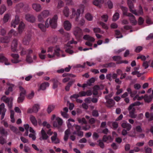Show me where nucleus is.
<instances>
[{
	"label": "nucleus",
	"instance_id": "obj_56",
	"mask_svg": "<svg viewBox=\"0 0 153 153\" xmlns=\"http://www.w3.org/2000/svg\"><path fill=\"white\" fill-rule=\"evenodd\" d=\"M113 58L114 60L117 61L118 63L121 61L120 60L121 59V58L119 56H113Z\"/></svg>",
	"mask_w": 153,
	"mask_h": 153
},
{
	"label": "nucleus",
	"instance_id": "obj_6",
	"mask_svg": "<svg viewBox=\"0 0 153 153\" xmlns=\"http://www.w3.org/2000/svg\"><path fill=\"white\" fill-rule=\"evenodd\" d=\"M1 99L3 102L7 104L9 109L12 108L13 106V97H7L6 96H4L1 98Z\"/></svg>",
	"mask_w": 153,
	"mask_h": 153
},
{
	"label": "nucleus",
	"instance_id": "obj_20",
	"mask_svg": "<svg viewBox=\"0 0 153 153\" xmlns=\"http://www.w3.org/2000/svg\"><path fill=\"white\" fill-rule=\"evenodd\" d=\"M49 85L50 84L48 82H43L41 84L39 90H45L46 89L47 87L49 86Z\"/></svg>",
	"mask_w": 153,
	"mask_h": 153
},
{
	"label": "nucleus",
	"instance_id": "obj_12",
	"mask_svg": "<svg viewBox=\"0 0 153 153\" xmlns=\"http://www.w3.org/2000/svg\"><path fill=\"white\" fill-rule=\"evenodd\" d=\"M25 18L28 22L33 23L36 20L35 17L32 15L27 14L25 15Z\"/></svg>",
	"mask_w": 153,
	"mask_h": 153
},
{
	"label": "nucleus",
	"instance_id": "obj_40",
	"mask_svg": "<svg viewBox=\"0 0 153 153\" xmlns=\"http://www.w3.org/2000/svg\"><path fill=\"white\" fill-rule=\"evenodd\" d=\"M14 111L11 110L10 111V117L11 118V121L13 123H14L15 122V120L14 116Z\"/></svg>",
	"mask_w": 153,
	"mask_h": 153
},
{
	"label": "nucleus",
	"instance_id": "obj_22",
	"mask_svg": "<svg viewBox=\"0 0 153 153\" xmlns=\"http://www.w3.org/2000/svg\"><path fill=\"white\" fill-rule=\"evenodd\" d=\"M25 24L22 22H21L18 28V32L20 33H22L25 28Z\"/></svg>",
	"mask_w": 153,
	"mask_h": 153
},
{
	"label": "nucleus",
	"instance_id": "obj_47",
	"mask_svg": "<svg viewBox=\"0 0 153 153\" xmlns=\"http://www.w3.org/2000/svg\"><path fill=\"white\" fill-rule=\"evenodd\" d=\"M78 121L79 123L81 124H85L86 123V121L84 118H82L81 119H78Z\"/></svg>",
	"mask_w": 153,
	"mask_h": 153
},
{
	"label": "nucleus",
	"instance_id": "obj_53",
	"mask_svg": "<svg viewBox=\"0 0 153 153\" xmlns=\"http://www.w3.org/2000/svg\"><path fill=\"white\" fill-rule=\"evenodd\" d=\"M100 0H95L93 2V4L97 6H99L100 3Z\"/></svg>",
	"mask_w": 153,
	"mask_h": 153
},
{
	"label": "nucleus",
	"instance_id": "obj_60",
	"mask_svg": "<svg viewBox=\"0 0 153 153\" xmlns=\"http://www.w3.org/2000/svg\"><path fill=\"white\" fill-rule=\"evenodd\" d=\"M131 74L133 75H137L138 77H139L141 76V74L139 71H136L132 72Z\"/></svg>",
	"mask_w": 153,
	"mask_h": 153
},
{
	"label": "nucleus",
	"instance_id": "obj_5",
	"mask_svg": "<svg viewBox=\"0 0 153 153\" xmlns=\"http://www.w3.org/2000/svg\"><path fill=\"white\" fill-rule=\"evenodd\" d=\"M140 104L139 102H135L131 104L129 107L128 110L129 111V116L132 118H135L136 115L134 114L135 109L133 107L136 105H139Z\"/></svg>",
	"mask_w": 153,
	"mask_h": 153
},
{
	"label": "nucleus",
	"instance_id": "obj_62",
	"mask_svg": "<svg viewBox=\"0 0 153 153\" xmlns=\"http://www.w3.org/2000/svg\"><path fill=\"white\" fill-rule=\"evenodd\" d=\"M108 18V16L107 15H104L102 16V20L105 22H107Z\"/></svg>",
	"mask_w": 153,
	"mask_h": 153
},
{
	"label": "nucleus",
	"instance_id": "obj_9",
	"mask_svg": "<svg viewBox=\"0 0 153 153\" xmlns=\"http://www.w3.org/2000/svg\"><path fill=\"white\" fill-rule=\"evenodd\" d=\"M105 98L106 100V105L108 107L111 108L115 105V102L113 100L109 99L108 96H105Z\"/></svg>",
	"mask_w": 153,
	"mask_h": 153
},
{
	"label": "nucleus",
	"instance_id": "obj_11",
	"mask_svg": "<svg viewBox=\"0 0 153 153\" xmlns=\"http://www.w3.org/2000/svg\"><path fill=\"white\" fill-rule=\"evenodd\" d=\"M19 16H16L15 19H13L11 23V27L15 28L16 25H18L19 22Z\"/></svg>",
	"mask_w": 153,
	"mask_h": 153
},
{
	"label": "nucleus",
	"instance_id": "obj_17",
	"mask_svg": "<svg viewBox=\"0 0 153 153\" xmlns=\"http://www.w3.org/2000/svg\"><path fill=\"white\" fill-rule=\"evenodd\" d=\"M18 45V40L14 39L13 40L11 45V50L13 51H16L17 50Z\"/></svg>",
	"mask_w": 153,
	"mask_h": 153
},
{
	"label": "nucleus",
	"instance_id": "obj_30",
	"mask_svg": "<svg viewBox=\"0 0 153 153\" xmlns=\"http://www.w3.org/2000/svg\"><path fill=\"white\" fill-rule=\"evenodd\" d=\"M19 89L20 91V95L25 96L26 94V91L22 87L19 86Z\"/></svg>",
	"mask_w": 153,
	"mask_h": 153
},
{
	"label": "nucleus",
	"instance_id": "obj_18",
	"mask_svg": "<svg viewBox=\"0 0 153 153\" xmlns=\"http://www.w3.org/2000/svg\"><path fill=\"white\" fill-rule=\"evenodd\" d=\"M121 126L123 128H126L127 131H129L131 128V126L125 121H123Z\"/></svg>",
	"mask_w": 153,
	"mask_h": 153
},
{
	"label": "nucleus",
	"instance_id": "obj_31",
	"mask_svg": "<svg viewBox=\"0 0 153 153\" xmlns=\"http://www.w3.org/2000/svg\"><path fill=\"white\" fill-rule=\"evenodd\" d=\"M0 134L5 136H7L8 134V132L6 131L3 127H0Z\"/></svg>",
	"mask_w": 153,
	"mask_h": 153
},
{
	"label": "nucleus",
	"instance_id": "obj_27",
	"mask_svg": "<svg viewBox=\"0 0 153 153\" xmlns=\"http://www.w3.org/2000/svg\"><path fill=\"white\" fill-rule=\"evenodd\" d=\"M128 16L130 17V20L133 24L136 25L137 23V21L135 19L134 16L132 14L129 13Z\"/></svg>",
	"mask_w": 153,
	"mask_h": 153
},
{
	"label": "nucleus",
	"instance_id": "obj_35",
	"mask_svg": "<svg viewBox=\"0 0 153 153\" xmlns=\"http://www.w3.org/2000/svg\"><path fill=\"white\" fill-rule=\"evenodd\" d=\"M9 36H16L17 35V33L16 31L13 29L10 30L8 33Z\"/></svg>",
	"mask_w": 153,
	"mask_h": 153
},
{
	"label": "nucleus",
	"instance_id": "obj_32",
	"mask_svg": "<svg viewBox=\"0 0 153 153\" xmlns=\"http://www.w3.org/2000/svg\"><path fill=\"white\" fill-rule=\"evenodd\" d=\"M64 15L66 17H68L69 15V9L67 7H65L63 11Z\"/></svg>",
	"mask_w": 153,
	"mask_h": 153
},
{
	"label": "nucleus",
	"instance_id": "obj_48",
	"mask_svg": "<svg viewBox=\"0 0 153 153\" xmlns=\"http://www.w3.org/2000/svg\"><path fill=\"white\" fill-rule=\"evenodd\" d=\"M149 57V56L148 55L146 57L144 56H143V55H141L138 56L137 57V59H141L142 60L144 61V60H145L146 59V58H148Z\"/></svg>",
	"mask_w": 153,
	"mask_h": 153
},
{
	"label": "nucleus",
	"instance_id": "obj_64",
	"mask_svg": "<svg viewBox=\"0 0 153 153\" xmlns=\"http://www.w3.org/2000/svg\"><path fill=\"white\" fill-rule=\"evenodd\" d=\"M145 149V153H152V149L150 148L146 147Z\"/></svg>",
	"mask_w": 153,
	"mask_h": 153
},
{
	"label": "nucleus",
	"instance_id": "obj_19",
	"mask_svg": "<svg viewBox=\"0 0 153 153\" xmlns=\"http://www.w3.org/2000/svg\"><path fill=\"white\" fill-rule=\"evenodd\" d=\"M41 134L42 137L40 138V140H46L49 137L47 135L43 128H42L41 130Z\"/></svg>",
	"mask_w": 153,
	"mask_h": 153
},
{
	"label": "nucleus",
	"instance_id": "obj_38",
	"mask_svg": "<svg viewBox=\"0 0 153 153\" xmlns=\"http://www.w3.org/2000/svg\"><path fill=\"white\" fill-rule=\"evenodd\" d=\"M20 54L22 55H23L27 53V50L23 48L20 47Z\"/></svg>",
	"mask_w": 153,
	"mask_h": 153
},
{
	"label": "nucleus",
	"instance_id": "obj_57",
	"mask_svg": "<svg viewBox=\"0 0 153 153\" xmlns=\"http://www.w3.org/2000/svg\"><path fill=\"white\" fill-rule=\"evenodd\" d=\"M72 11V14L71 16V18H74L76 15V9L73 8H72L71 9Z\"/></svg>",
	"mask_w": 153,
	"mask_h": 153
},
{
	"label": "nucleus",
	"instance_id": "obj_10",
	"mask_svg": "<svg viewBox=\"0 0 153 153\" xmlns=\"http://www.w3.org/2000/svg\"><path fill=\"white\" fill-rule=\"evenodd\" d=\"M31 35L30 34H26L23 40V44L25 45H28L31 40Z\"/></svg>",
	"mask_w": 153,
	"mask_h": 153
},
{
	"label": "nucleus",
	"instance_id": "obj_36",
	"mask_svg": "<svg viewBox=\"0 0 153 153\" xmlns=\"http://www.w3.org/2000/svg\"><path fill=\"white\" fill-rule=\"evenodd\" d=\"M55 106L54 105H50L48 106L47 109V111L48 114L50 113L54 109Z\"/></svg>",
	"mask_w": 153,
	"mask_h": 153
},
{
	"label": "nucleus",
	"instance_id": "obj_25",
	"mask_svg": "<svg viewBox=\"0 0 153 153\" xmlns=\"http://www.w3.org/2000/svg\"><path fill=\"white\" fill-rule=\"evenodd\" d=\"M113 138H112L110 136H107L105 135L103 138V141L107 143L111 142L113 140Z\"/></svg>",
	"mask_w": 153,
	"mask_h": 153
},
{
	"label": "nucleus",
	"instance_id": "obj_51",
	"mask_svg": "<svg viewBox=\"0 0 153 153\" xmlns=\"http://www.w3.org/2000/svg\"><path fill=\"white\" fill-rule=\"evenodd\" d=\"M76 134V132L75 131H74L73 133L71 134L70 136V139L71 140L74 141L75 139Z\"/></svg>",
	"mask_w": 153,
	"mask_h": 153
},
{
	"label": "nucleus",
	"instance_id": "obj_7",
	"mask_svg": "<svg viewBox=\"0 0 153 153\" xmlns=\"http://www.w3.org/2000/svg\"><path fill=\"white\" fill-rule=\"evenodd\" d=\"M63 120L62 119L58 117L56 118V120L53 122V126L54 127L58 128L62 125Z\"/></svg>",
	"mask_w": 153,
	"mask_h": 153
},
{
	"label": "nucleus",
	"instance_id": "obj_44",
	"mask_svg": "<svg viewBox=\"0 0 153 153\" xmlns=\"http://www.w3.org/2000/svg\"><path fill=\"white\" fill-rule=\"evenodd\" d=\"M85 18L88 21H91L93 19V17L89 13L86 14L85 16Z\"/></svg>",
	"mask_w": 153,
	"mask_h": 153
},
{
	"label": "nucleus",
	"instance_id": "obj_43",
	"mask_svg": "<svg viewBox=\"0 0 153 153\" xmlns=\"http://www.w3.org/2000/svg\"><path fill=\"white\" fill-rule=\"evenodd\" d=\"M122 10L123 11V15L128 16L129 13H127L128 10L127 8L126 7H122Z\"/></svg>",
	"mask_w": 153,
	"mask_h": 153
},
{
	"label": "nucleus",
	"instance_id": "obj_54",
	"mask_svg": "<svg viewBox=\"0 0 153 153\" xmlns=\"http://www.w3.org/2000/svg\"><path fill=\"white\" fill-rule=\"evenodd\" d=\"M95 81V79L94 78H92L89 80L88 81L87 83L88 84V85L90 86L91 84L94 82Z\"/></svg>",
	"mask_w": 153,
	"mask_h": 153
},
{
	"label": "nucleus",
	"instance_id": "obj_23",
	"mask_svg": "<svg viewBox=\"0 0 153 153\" xmlns=\"http://www.w3.org/2000/svg\"><path fill=\"white\" fill-rule=\"evenodd\" d=\"M11 56L14 58V59H12L11 60L12 62L14 63H17L19 62L17 59L19 57L18 54H12Z\"/></svg>",
	"mask_w": 153,
	"mask_h": 153
},
{
	"label": "nucleus",
	"instance_id": "obj_24",
	"mask_svg": "<svg viewBox=\"0 0 153 153\" xmlns=\"http://www.w3.org/2000/svg\"><path fill=\"white\" fill-rule=\"evenodd\" d=\"M83 38L84 39L88 40L90 42H93L95 40V39L94 38L88 35H84Z\"/></svg>",
	"mask_w": 153,
	"mask_h": 153
},
{
	"label": "nucleus",
	"instance_id": "obj_45",
	"mask_svg": "<svg viewBox=\"0 0 153 153\" xmlns=\"http://www.w3.org/2000/svg\"><path fill=\"white\" fill-rule=\"evenodd\" d=\"M119 15L118 13H115L113 16V20L116 21L119 18Z\"/></svg>",
	"mask_w": 153,
	"mask_h": 153
},
{
	"label": "nucleus",
	"instance_id": "obj_1",
	"mask_svg": "<svg viewBox=\"0 0 153 153\" xmlns=\"http://www.w3.org/2000/svg\"><path fill=\"white\" fill-rule=\"evenodd\" d=\"M54 48L53 47L51 46L48 48V49L47 52L49 53V54L48 55V57L49 58H52L55 57V55L58 56H59V53L60 52H62V53H63L62 51H61L59 48L58 46H56L54 49V51H53ZM62 56L64 57L65 56V54L62 53Z\"/></svg>",
	"mask_w": 153,
	"mask_h": 153
},
{
	"label": "nucleus",
	"instance_id": "obj_41",
	"mask_svg": "<svg viewBox=\"0 0 153 153\" xmlns=\"http://www.w3.org/2000/svg\"><path fill=\"white\" fill-rule=\"evenodd\" d=\"M38 27L43 31H45L46 30V26H45L43 24H39L38 25Z\"/></svg>",
	"mask_w": 153,
	"mask_h": 153
},
{
	"label": "nucleus",
	"instance_id": "obj_3",
	"mask_svg": "<svg viewBox=\"0 0 153 153\" xmlns=\"http://www.w3.org/2000/svg\"><path fill=\"white\" fill-rule=\"evenodd\" d=\"M51 11L48 10H44L37 16L38 21L40 22L44 21V19L51 15Z\"/></svg>",
	"mask_w": 153,
	"mask_h": 153
},
{
	"label": "nucleus",
	"instance_id": "obj_46",
	"mask_svg": "<svg viewBox=\"0 0 153 153\" xmlns=\"http://www.w3.org/2000/svg\"><path fill=\"white\" fill-rule=\"evenodd\" d=\"M9 127L10 129L14 133H16L18 130L17 128L12 125H10Z\"/></svg>",
	"mask_w": 153,
	"mask_h": 153
},
{
	"label": "nucleus",
	"instance_id": "obj_63",
	"mask_svg": "<svg viewBox=\"0 0 153 153\" xmlns=\"http://www.w3.org/2000/svg\"><path fill=\"white\" fill-rule=\"evenodd\" d=\"M20 139L22 142L24 143H28V140L23 137H21Z\"/></svg>",
	"mask_w": 153,
	"mask_h": 153
},
{
	"label": "nucleus",
	"instance_id": "obj_21",
	"mask_svg": "<svg viewBox=\"0 0 153 153\" xmlns=\"http://www.w3.org/2000/svg\"><path fill=\"white\" fill-rule=\"evenodd\" d=\"M64 25L65 29L67 30H70L71 27V24L68 21L64 22Z\"/></svg>",
	"mask_w": 153,
	"mask_h": 153
},
{
	"label": "nucleus",
	"instance_id": "obj_26",
	"mask_svg": "<svg viewBox=\"0 0 153 153\" xmlns=\"http://www.w3.org/2000/svg\"><path fill=\"white\" fill-rule=\"evenodd\" d=\"M30 119L32 124L34 126L37 125V122L35 117L32 115H30Z\"/></svg>",
	"mask_w": 153,
	"mask_h": 153
},
{
	"label": "nucleus",
	"instance_id": "obj_16",
	"mask_svg": "<svg viewBox=\"0 0 153 153\" xmlns=\"http://www.w3.org/2000/svg\"><path fill=\"white\" fill-rule=\"evenodd\" d=\"M32 7L33 8L36 12H40L42 9L41 5L39 4H33L32 5Z\"/></svg>",
	"mask_w": 153,
	"mask_h": 153
},
{
	"label": "nucleus",
	"instance_id": "obj_61",
	"mask_svg": "<svg viewBox=\"0 0 153 153\" xmlns=\"http://www.w3.org/2000/svg\"><path fill=\"white\" fill-rule=\"evenodd\" d=\"M56 41V39L54 38H50L48 39V41L50 43L55 42Z\"/></svg>",
	"mask_w": 153,
	"mask_h": 153
},
{
	"label": "nucleus",
	"instance_id": "obj_39",
	"mask_svg": "<svg viewBox=\"0 0 153 153\" xmlns=\"http://www.w3.org/2000/svg\"><path fill=\"white\" fill-rule=\"evenodd\" d=\"M6 7L4 5H2L1 7L0 13L1 15H2L6 10Z\"/></svg>",
	"mask_w": 153,
	"mask_h": 153
},
{
	"label": "nucleus",
	"instance_id": "obj_34",
	"mask_svg": "<svg viewBox=\"0 0 153 153\" xmlns=\"http://www.w3.org/2000/svg\"><path fill=\"white\" fill-rule=\"evenodd\" d=\"M6 109L5 108V105L4 103H2L0 105V114L2 112H5Z\"/></svg>",
	"mask_w": 153,
	"mask_h": 153
},
{
	"label": "nucleus",
	"instance_id": "obj_42",
	"mask_svg": "<svg viewBox=\"0 0 153 153\" xmlns=\"http://www.w3.org/2000/svg\"><path fill=\"white\" fill-rule=\"evenodd\" d=\"M25 96L19 95V96L18 97L17 99L18 102L19 103L22 102L25 99Z\"/></svg>",
	"mask_w": 153,
	"mask_h": 153
},
{
	"label": "nucleus",
	"instance_id": "obj_14",
	"mask_svg": "<svg viewBox=\"0 0 153 153\" xmlns=\"http://www.w3.org/2000/svg\"><path fill=\"white\" fill-rule=\"evenodd\" d=\"M51 80L53 82V89L56 88L58 87V85L61 84L57 77L53 78Z\"/></svg>",
	"mask_w": 153,
	"mask_h": 153
},
{
	"label": "nucleus",
	"instance_id": "obj_29",
	"mask_svg": "<svg viewBox=\"0 0 153 153\" xmlns=\"http://www.w3.org/2000/svg\"><path fill=\"white\" fill-rule=\"evenodd\" d=\"M70 134V131L69 129L66 130L65 132V135L64 137V140L65 141L67 140L69 135Z\"/></svg>",
	"mask_w": 153,
	"mask_h": 153
},
{
	"label": "nucleus",
	"instance_id": "obj_8",
	"mask_svg": "<svg viewBox=\"0 0 153 153\" xmlns=\"http://www.w3.org/2000/svg\"><path fill=\"white\" fill-rule=\"evenodd\" d=\"M39 109V105L38 104H36L34 105L32 108H28L27 111V112L29 114L33 113H37Z\"/></svg>",
	"mask_w": 153,
	"mask_h": 153
},
{
	"label": "nucleus",
	"instance_id": "obj_52",
	"mask_svg": "<svg viewBox=\"0 0 153 153\" xmlns=\"http://www.w3.org/2000/svg\"><path fill=\"white\" fill-rule=\"evenodd\" d=\"M26 61L29 63H31L33 62V60L31 57L29 55H27V56Z\"/></svg>",
	"mask_w": 153,
	"mask_h": 153
},
{
	"label": "nucleus",
	"instance_id": "obj_50",
	"mask_svg": "<svg viewBox=\"0 0 153 153\" xmlns=\"http://www.w3.org/2000/svg\"><path fill=\"white\" fill-rule=\"evenodd\" d=\"M9 41L6 38L1 37L0 38V43H7Z\"/></svg>",
	"mask_w": 153,
	"mask_h": 153
},
{
	"label": "nucleus",
	"instance_id": "obj_49",
	"mask_svg": "<svg viewBox=\"0 0 153 153\" xmlns=\"http://www.w3.org/2000/svg\"><path fill=\"white\" fill-rule=\"evenodd\" d=\"M9 17L10 16L8 14H6L4 16L3 19V20L4 23L8 21Z\"/></svg>",
	"mask_w": 153,
	"mask_h": 153
},
{
	"label": "nucleus",
	"instance_id": "obj_58",
	"mask_svg": "<svg viewBox=\"0 0 153 153\" xmlns=\"http://www.w3.org/2000/svg\"><path fill=\"white\" fill-rule=\"evenodd\" d=\"M67 113V112H64L62 111H61V113L62 115L63 116V117L66 118H68L69 117Z\"/></svg>",
	"mask_w": 153,
	"mask_h": 153
},
{
	"label": "nucleus",
	"instance_id": "obj_37",
	"mask_svg": "<svg viewBox=\"0 0 153 153\" xmlns=\"http://www.w3.org/2000/svg\"><path fill=\"white\" fill-rule=\"evenodd\" d=\"M64 4L63 2L60 0H59L58 2L56 8L58 9H59L64 6Z\"/></svg>",
	"mask_w": 153,
	"mask_h": 153
},
{
	"label": "nucleus",
	"instance_id": "obj_15",
	"mask_svg": "<svg viewBox=\"0 0 153 153\" xmlns=\"http://www.w3.org/2000/svg\"><path fill=\"white\" fill-rule=\"evenodd\" d=\"M0 62H4L6 65H10V63L8 62L7 59L4 56L2 53L0 54Z\"/></svg>",
	"mask_w": 153,
	"mask_h": 153
},
{
	"label": "nucleus",
	"instance_id": "obj_55",
	"mask_svg": "<svg viewBox=\"0 0 153 153\" xmlns=\"http://www.w3.org/2000/svg\"><path fill=\"white\" fill-rule=\"evenodd\" d=\"M145 116L147 118H149V120H153V117H152L151 115L148 112H146L145 114Z\"/></svg>",
	"mask_w": 153,
	"mask_h": 153
},
{
	"label": "nucleus",
	"instance_id": "obj_33",
	"mask_svg": "<svg viewBox=\"0 0 153 153\" xmlns=\"http://www.w3.org/2000/svg\"><path fill=\"white\" fill-rule=\"evenodd\" d=\"M24 6V4L22 3H20L16 5L15 8L16 11H18L19 10L22 8Z\"/></svg>",
	"mask_w": 153,
	"mask_h": 153
},
{
	"label": "nucleus",
	"instance_id": "obj_4",
	"mask_svg": "<svg viewBox=\"0 0 153 153\" xmlns=\"http://www.w3.org/2000/svg\"><path fill=\"white\" fill-rule=\"evenodd\" d=\"M128 5L130 9V10L132 13L136 15L139 16L143 14V11L142 8L140 7L139 10L137 12L136 10H133V4L132 0H128L127 1Z\"/></svg>",
	"mask_w": 153,
	"mask_h": 153
},
{
	"label": "nucleus",
	"instance_id": "obj_28",
	"mask_svg": "<svg viewBox=\"0 0 153 153\" xmlns=\"http://www.w3.org/2000/svg\"><path fill=\"white\" fill-rule=\"evenodd\" d=\"M128 16L130 17V20L133 24L136 25L137 23V21L135 19L134 16L132 14L129 13Z\"/></svg>",
	"mask_w": 153,
	"mask_h": 153
},
{
	"label": "nucleus",
	"instance_id": "obj_13",
	"mask_svg": "<svg viewBox=\"0 0 153 153\" xmlns=\"http://www.w3.org/2000/svg\"><path fill=\"white\" fill-rule=\"evenodd\" d=\"M57 134L56 132L53 133V135L51 137V139L52 142L55 144L58 143H59V140L57 137Z\"/></svg>",
	"mask_w": 153,
	"mask_h": 153
},
{
	"label": "nucleus",
	"instance_id": "obj_2",
	"mask_svg": "<svg viewBox=\"0 0 153 153\" xmlns=\"http://www.w3.org/2000/svg\"><path fill=\"white\" fill-rule=\"evenodd\" d=\"M58 17L57 15H55L52 18H48L45 22L46 27L51 26L52 28H55L57 27V22Z\"/></svg>",
	"mask_w": 153,
	"mask_h": 153
},
{
	"label": "nucleus",
	"instance_id": "obj_59",
	"mask_svg": "<svg viewBox=\"0 0 153 153\" xmlns=\"http://www.w3.org/2000/svg\"><path fill=\"white\" fill-rule=\"evenodd\" d=\"M6 143V140L2 137H0V144L3 145Z\"/></svg>",
	"mask_w": 153,
	"mask_h": 153
}]
</instances>
